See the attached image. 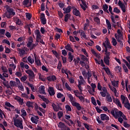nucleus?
I'll use <instances>...</instances> for the list:
<instances>
[{
  "label": "nucleus",
  "mask_w": 130,
  "mask_h": 130,
  "mask_svg": "<svg viewBox=\"0 0 130 130\" xmlns=\"http://www.w3.org/2000/svg\"><path fill=\"white\" fill-rule=\"evenodd\" d=\"M119 82V81H115V80H114V81H111L112 85L114 87H116V86H117L118 85Z\"/></svg>",
  "instance_id": "nucleus-42"
},
{
  "label": "nucleus",
  "mask_w": 130,
  "mask_h": 130,
  "mask_svg": "<svg viewBox=\"0 0 130 130\" xmlns=\"http://www.w3.org/2000/svg\"><path fill=\"white\" fill-rule=\"evenodd\" d=\"M41 22L43 25H45L47 23L46 18H43L41 19Z\"/></svg>",
  "instance_id": "nucleus-59"
},
{
  "label": "nucleus",
  "mask_w": 130,
  "mask_h": 130,
  "mask_svg": "<svg viewBox=\"0 0 130 130\" xmlns=\"http://www.w3.org/2000/svg\"><path fill=\"white\" fill-rule=\"evenodd\" d=\"M75 96H76L77 98H79V99L80 100L81 102H82V103H85V98L84 96H80L77 95V94H75Z\"/></svg>",
  "instance_id": "nucleus-25"
},
{
  "label": "nucleus",
  "mask_w": 130,
  "mask_h": 130,
  "mask_svg": "<svg viewBox=\"0 0 130 130\" xmlns=\"http://www.w3.org/2000/svg\"><path fill=\"white\" fill-rule=\"evenodd\" d=\"M27 61L32 64V63H34V59H32L31 56H28L27 57Z\"/></svg>",
  "instance_id": "nucleus-36"
},
{
  "label": "nucleus",
  "mask_w": 130,
  "mask_h": 130,
  "mask_svg": "<svg viewBox=\"0 0 130 130\" xmlns=\"http://www.w3.org/2000/svg\"><path fill=\"white\" fill-rule=\"evenodd\" d=\"M107 99V101L108 102H112V98H111V96H110V94H108L106 96Z\"/></svg>",
  "instance_id": "nucleus-32"
},
{
  "label": "nucleus",
  "mask_w": 130,
  "mask_h": 130,
  "mask_svg": "<svg viewBox=\"0 0 130 130\" xmlns=\"http://www.w3.org/2000/svg\"><path fill=\"white\" fill-rule=\"evenodd\" d=\"M38 119H39V117H38V116H35V117H31L30 118L31 121L32 123H35V124L38 123Z\"/></svg>",
  "instance_id": "nucleus-11"
},
{
  "label": "nucleus",
  "mask_w": 130,
  "mask_h": 130,
  "mask_svg": "<svg viewBox=\"0 0 130 130\" xmlns=\"http://www.w3.org/2000/svg\"><path fill=\"white\" fill-rule=\"evenodd\" d=\"M68 59H69V62H72L74 59V55H72V53L69 52L68 53Z\"/></svg>",
  "instance_id": "nucleus-18"
},
{
  "label": "nucleus",
  "mask_w": 130,
  "mask_h": 130,
  "mask_svg": "<svg viewBox=\"0 0 130 130\" xmlns=\"http://www.w3.org/2000/svg\"><path fill=\"white\" fill-rule=\"evenodd\" d=\"M82 4H80L81 8L83 10V11H86V9L88 8L87 4H86V1L84 0H80Z\"/></svg>",
  "instance_id": "nucleus-9"
},
{
  "label": "nucleus",
  "mask_w": 130,
  "mask_h": 130,
  "mask_svg": "<svg viewBox=\"0 0 130 130\" xmlns=\"http://www.w3.org/2000/svg\"><path fill=\"white\" fill-rule=\"evenodd\" d=\"M115 71H118L119 73H121V67L120 66H116L115 68Z\"/></svg>",
  "instance_id": "nucleus-49"
},
{
  "label": "nucleus",
  "mask_w": 130,
  "mask_h": 130,
  "mask_svg": "<svg viewBox=\"0 0 130 130\" xmlns=\"http://www.w3.org/2000/svg\"><path fill=\"white\" fill-rule=\"evenodd\" d=\"M103 11L106 13L109 14V11H108V5H107V4L103 5Z\"/></svg>",
  "instance_id": "nucleus-23"
},
{
  "label": "nucleus",
  "mask_w": 130,
  "mask_h": 130,
  "mask_svg": "<svg viewBox=\"0 0 130 130\" xmlns=\"http://www.w3.org/2000/svg\"><path fill=\"white\" fill-rule=\"evenodd\" d=\"M73 14L76 16V17H79L81 15V12L77 8H75L73 10Z\"/></svg>",
  "instance_id": "nucleus-14"
},
{
  "label": "nucleus",
  "mask_w": 130,
  "mask_h": 130,
  "mask_svg": "<svg viewBox=\"0 0 130 130\" xmlns=\"http://www.w3.org/2000/svg\"><path fill=\"white\" fill-rule=\"evenodd\" d=\"M61 57L62 58L63 63H67V57H64L63 56H61Z\"/></svg>",
  "instance_id": "nucleus-60"
},
{
  "label": "nucleus",
  "mask_w": 130,
  "mask_h": 130,
  "mask_svg": "<svg viewBox=\"0 0 130 130\" xmlns=\"http://www.w3.org/2000/svg\"><path fill=\"white\" fill-rule=\"evenodd\" d=\"M91 52L94 56H96V57H98V58H101V56H100V54L99 55L98 53L95 51L94 49H91Z\"/></svg>",
  "instance_id": "nucleus-19"
},
{
  "label": "nucleus",
  "mask_w": 130,
  "mask_h": 130,
  "mask_svg": "<svg viewBox=\"0 0 130 130\" xmlns=\"http://www.w3.org/2000/svg\"><path fill=\"white\" fill-rule=\"evenodd\" d=\"M3 43H5L6 44H8V45H11V43H10V41L4 39L3 41Z\"/></svg>",
  "instance_id": "nucleus-53"
},
{
  "label": "nucleus",
  "mask_w": 130,
  "mask_h": 130,
  "mask_svg": "<svg viewBox=\"0 0 130 130\" xmlns=\"http://www.w3.org/2000/svg\"><path fill=\"white\" fill-rule=\"evenodd\" d=\"M33 104H34V102H31L30 101H28L26 102V106L28 107V108H33V107H34L33 106Z\"/></svg>",
  "instance_id": "nucleus-20"
},
{
  "label": "nucleus",
  "mask_w": 130,
  "mask_h": 130,
  "mask_svg": "<svg viewBox=\"0 0 130 130\" xmlns=\"http://www.w3.org/2000/svg\"><path fill=\"white\" fill-rule=\"evenodd\" d=\"M21 113H22V115H23V116H27V112H26V110H25L24 109L21 110Z\"/></svg>",
  "instance_id": "nucleus-58"
},
{
  "label": "nucleus",
  "mask_w": 130,
  "mask_h": 130,
  "mask_svg": "<svg viewBox=\"0 0 130 130\" xmlns=\"http://www.w3.org/2000/svg\"><path fill=\"white\" fill-rule=\"evenodd\" d=\"M33 43V39L30 38L27 42V47H31V46L32 45Z\"/></svg>",
  "instance_id": "nucleus-31"
},
{
  "label": "nucleus",
  "mask_w": 130,
  "mask_h": 130,
  "mask_svg": "<svg viewBox=\"0 0 130 130\" xmlns=\"http://www.w3.org/2000/svg\"><path fill=\"white\" fill-rule=\"evenodd\" d=\"M16 100L19 102L20 105H23L24 100L19 96H17Z\"/></svg>",
  "instance_id": "nucleus-27"
},
{
  "label": "nucleus",
  "mask_w": 130,
  "mask_h": 130,
  "mask_svg": "<svg viewBox=\"0 0 130 130\" xmlns=\"http://www.w3.org/2000/svg\"><path fill=\"white\" fill-rule=\"evenodd\" d=\"M120 99L122 101V104H124V103L125 102V99H126L128 102V99H127V98L124 96V95H121Z\"/></svg>",
  "instance_id": "nucleus-26"
},
{
  "label": "nucleus",
  "mask_w": 130,
  "mask_h": 130,
  "mask_svg": "<svg viewBox=\"0 0 130 130\" xmlns=\"http://www.w3.org/2000/svg\"><path fill=\"white\" fill-rule=\"evenodd\" d=\"M66 49L67 50H68L69 51H71V52H74V49L72 48V47H71V45L70 44H68L67 46H65Z\"/></svg>",
  "instance_id": "nucleus-16"
},
{
  "label": "nucleus",
  "mask_w": 130,
  "mask_h": 130,
  "mask_svg": "<svg viewBox=\"0 0 130 130\" xmlns=\"http://www.w3.org/2000/svg\"><path fill=\"white\" fill-rule=\"evenodd\" d=\"M48 92L50 96H54L55 95V91H54V88L53 87H49Z\"/></svg>",
  "instance_id": "nucleus-12"
},
{
  "label": "nucleus",
  "mask_w": 130,
  "mask_h": 130,
  "mask_svg": "<svg viewBox=\"0 0 130 130\" xmlns=\"http://www.w3.org/2000/svg\"><path fill=\"white\" fill-rule=\"evenodd\" d=\"M5 32H6V29H0V35H5Z\"/></svg>",
  "instance_id": "nucleus-61"
},
{
  "label": "nucleus",
  "mask_w": 130,
  "mask_h": 130,
  "mask_svg": "<svg viewBox=\"0 0 130 130\" xmlns=\"http://www.w3.org/2000/svg\"><path fill=\"white\" fill-rule=\"evenodd\" d=\"M41 11L43 12L45 11V4L44 3H42L41 5Z\"/></svg>",
  "instance_id": "nucleus-47"
},
{
  "label": "nucleus",
  "mask_w": 130,
  "mask_h": 130,
  "mask_svg": "<svg viewBox=\"0 0 130 130\" xmlns=\"http://www.w3.org/2000/svg\"><path fill=\"white\" fill-rule=\"evenodd\" d=\"M42 71H44L45 72H46V73L48 72V69L46 68V67H45L44 65L42 66Z\"/></svg>",
  "instance_id": "nucleus-62"
},
{
  "label": "nucleus",
  "mask_w": 130,
  "mask_h": 130,
  "mask_svg": "<svg viewBox=\"0 0 130 130\" xmlns=\"http://www.w3.org/2000/svg\"><path fill=\"white\" fill-rule=\"evenodd\" d=\"M122 67L125 73H127L128 72V70L127 69L126 66H125V64H123Z\"/></svg>",
  "instance_id": "nucleus-63"
},
{
  "label": "nucleus",
  "mask_w": 130,
  "mask_h": 130,
  "mask_svg": "<svg viewBox=\"0 0 130 130\" xmlns=\"http://www.w3.org/2000/svg\"><path fill=\"white\" fill-rule=\"evenodd\" d=\"M109 58H104V61L107 66H109V63H110V61H109Z\"/></svg>",
  "instance_id": "nucleus-41"
},
{
  "label": "nucleus",
  "mask_w": 130,
  "mask_h": 130,
  "mask_svg": "<svg viewBox=\"0 0 130 130\" xmlns=\"http://www.w3.org/2000/svg\"><path fill=\"white\" fill-rule=\"evenodd\" d=\"M123 125L126 128H128V127H130V124H128L127 122H126V121H124L123 122Z\"/></svg>",
  "instance_id": "nucleus-46"
},
{
  "label": "nucleus",
  "mask_w": 130,
  "mask_h": 130,
  "mask_svg": "<svg viewBox=\"0 0 130 130\" xmlns=\"http://www.w3.org/2000/svg\"><path fill=\"white\" fill-rule=\"evenodd\" d=\"M7 11L2 15L3 18H7V19H11L16 15V12L14 9L11 8L10 6L7 5L6 6Z\"/></svg>",
  "instance_id": "nucleus-1"
},
{
  "label": "nucleus",
  "mask_w": 130,
  "mask_h": 130,
  "mask_svg": "<svg viewBox=\"0 0 130 130\" xmlns=\"http://www.w3.org/2000/svg\"><path fill=\"white\" fill-rule=\"evenodd\" d=\"M65 108L67 111H72V108H71V106H70L69 105H66L65 106Z\"/></svg>",
  "instance_id": "nucleus-50"
},
{
  "label": "nucleus",
  "mask_w": 130,
  "mask_h": 130,
  "mask_svg": "<svg viewBox=\"0 0 130 130\" xmlns=\"http://www.w3.org/2000/svg\"><path fill=\"white\" fill-rule=\"evenodd\" d=\"M106 24L108 26V30H111V23L108 19H106Z\"/></svg>",
  "instance_id": "nucleus-29"
},
{
  "label": "nucleus",
  "mask_w": 130,
  "mask_h": 130,
  "mask_svg": "<svg viewBox=\"0 0 130 130\" xmlns=\"http://www.w3.org/2000/svg\"><path fill=\"white\" fill-rule=\"evenodd\" d=\"M69 81L71 84H74V83H75V78L71 77L69 78Z\"/></svg>",
  "instance_id": "nucleus-57"
},
{
  "label": "nucleus",
  "mask_w": 130,
  "mask_h": 130,
  "mask_svg": "<svg viewBox=\"0 0 130 130\" xmlns=\"http://www.w3.org/2000/svg\"><path fill=\"white\" fill-rule=\"evenodd\" d=\"M106 56L104 57V58H109L110 59V52L108 53H105Z\"/></svg>",
  "instance_id": "nucleus-55"
},
{
  "label": "nucleus",
  "mask_w": 130,
  "mask_h": 130,
  "mask_svg": "<svg viewBox=\"0 0 130 130\" xmlns=\"http://www.w3.org/2000/svg\"><path fill=\"white\" fill-rule=\"evenodd\" d=\"M14 125L16 126V127H19L21 129L24 128L23 126V119L22 118H19L18 119L14 118Z\"/></svg>",
  "instance_id": "nucleus-3"
},
{
  "label": "nucleus",
  "mask_w": 130,
  "mask_h": 130,
  "mask_svg": "<svg viewBox=\"0 0 130 130\" xmlns=\"http://www.w3.org/2000/svg\"><path fill=\"white\" fill-rule=\"evenodd\" d=\"M100 93L102 97H106V94H107V95L109 94V93L105 91H100Z\"/></svg>",
  "instance_id": "nucleus-44"
},
{
  "label": "nucleus",
  "mask_w": 130,
  "mask_h": 130,
  "mask_svg": "<svg viewBox=\"0 0 130 130\" xmlns=\"http://www.w3.org/2000/svg\"><path fill=\"white\" fill-rule=\"evenodd\" d=\"M5 105L7 107H10L11 109H15V107L12 105L9 102H6Z\"/></svg>",
  "instance_id": "nucleus-28"
},
{
  "label": "nucleus",
  "mask_w": 130,
  "mask_h": 130,
  "mask_svg": "<svg viewBox=\"0 0 130 130\" xmlns=\"http://www.w3.org/2000/svg\"><path fill=\"white\" fill-rule=\"evenodd\" d=\"M57 115H58V119H60V118H61V117H62V115H63V113L61 111H59L57 113Z\"/></svg>",
  "instance_id": "nucleus-48"
},
{
  "label": "nucleus",
  "mask_w": 130,
  "mask_h": 130,
  "mask_svg": "<svg viewBox=\"0 0 130 130\" xmlns=\"http://www.w3.org/2000/svg\"><path fill=\"white\" fill-rule=\"evenodd\" d=\"M1 69L3 73H8V69H7V68L5 67V66H2Z\"/></svg>",
  "instance_id": "nucleus-52"
},
{
  "label": "nucleus",
  "mask_w": 130,
  "mask_h": 130,
  "mask_svg": "<svg viewBox=\"0 0 130 130\" xmlns=\"http://www.w3.org/2000/svg\"><path fill=\"white\" fill-rule=\"evenodd\" d=\"M93 21L98 24V25H100V18L98 17H95L93 18Z\"/></svg>",
  "instance_id": "nucleus-33"
},
{
  "label": "nucleus",
  "mask_w": 130,
  "mask_h": 130,
  "mask_svg": "<svg viewBox=\"0 0 130 130\" xmlns=\"http://www.w3.org/2000/svg\"><path fill=\"white\" fill-rule=\"evenodd\" d=\"M58 126L61 129V130H68V128H70L66 125L64 123L62 122H59L58 123Z\"/></svg>",
  "instance_id": "nucleus-7"
},
{
  "label": "nucleus",
  "mask_w": 130,
  "mask_h": 130,
  "mask_svg": "<svg viewBox=\"0 0 130 130\" xmlns=\"http://www.w3.org/2000/svg\"><path fill=\"white\" fill-rule=\"evenodd\" d=\"M121 40H123V37L118 39V40H117V41L119 43L120 46H123V43L122 42Z\"/></svg>",
  "instance_id": "nucleus-39"
},
{
  "label": "nucleus",
  "mask_w": 130,
  "mask_h": 130,
  "mask_svg": "<svg viewBox=\"0 0 130 130\" xmlns=\"http://www.w3.org/2000/svg\"><path fill=\"white\" fill-rule=\"evenodd\" d=\"M9 28L11 30H16L17 31H18V30H19V28H17L16 26H13V25H10L9 26Z\"/></svg>",
  "instance_id": "nucleus-51"
},
{
  "label": "nucleus",
  "mask_w": 130,
  "mask_h": 130,
  "mask_svg": "<svg viewBox=\"0 0 130 130\" xmlns=\"http://www.w3.org/2000/svg\"><path fill=\"white\" fill-rule=\"evenodd\" d=\"M35 59V63L37 64V67H40L42 63H41V61H40V60L38 59V57H37V55L36 53L34 54Z\"/></svg>",
  "instance_id": "nucleus-8"
},
{
  "label": "nucleus",
  "mask_w": 130,
  "mask_h": 130,
  "mask_svg": "<svg viewBox=\"0 0 130 130\" xmlns=\"http://www.w3.org/2000/svg\"><path fill=\"white\" fill-rule=\"evenodd\" d=\"M112 43L113 46H116V45H117V41H116V39H115L114 38H112Z\"/></svg>",
  "instance_id": "nucleus-38"
},
{
  "label": "nucleus",
  "mask_w": 130,
  "mask_h": 130,
  "mask_svg": "<svg viewBox=\"0 0 130 130\" xmlns=\"http://www.w3.org/2000/svg\"><path fill=\"white\" fill-rule=\"evenodd\" d=\"M115 118H118L119 116L120 117L121 115H122V112L120 111H119L118 112H115Z\"/></svg>",
  "instance_id": "nucleus-22"
},
{
  "label": "nucleus",
  "mask_w": 130,
  "mask_h": 130,
  "mask_svg": "<svg viewBox=\"0 0 130 130\" xmlns=\"http://www.w3.org/2000/svg\"><path fill=\"white\" fill-rule=\"evenodd\" d=\"M70 17H71V14H67L65 15L64 22H68V21H69V19H70Z\"/></svg>",
  "instance_id": "nucleus-43"
},
{
  "label": "nucleus",
  "mask_w": 130,
  "mask_h": 130,
  "mask_svg": "<svg viewBox=\"0 0 130 130\" xmlns=\"http://www.w3.org/2000/svg\"><path fill=\"white\" fill-rule=\"evenodd\" d=\"M27 85H28V86H29V87H30V88H31L32 91H34V90H35V88H34V86H33V84H30V83L28 82Z\"/></svg>",
  "instance_id": "nucleus-56"
},
{
  "label": "nucleus",
  "mask_w": 130,
  "mask_h": 130,
  "mask_svg": "<svg viewBox=\"0 0 130 130\" xmlns=\"http://www.w3.org/2000/svg\"><path fill=\"white\" fill-rule=\"evenodd\" d=\"M10 85L11 86V87H17V86H18L16 81H10Z\"/></svg>",
  "instance_id": "nucleus-30"
},
{
  "label": "nucleus",
  "mask_w": 130,
  "mask_h": 130,
  "mask_svg": "<svg viewBox=\"0 0 130 130\" xmlns=\"http://www.w3.org/2000/svg\"><path fill=\"white\" fill-rule=\"evenodd\" d=\"M71 10H72V7L71 6H68L66 8V11H64L63 14H69L71 13Z\"/></svg>",
  "instance_id": "nucleus-24"
},
{
  "label": "nucleus",
  "mask_w": 130,
  "mask_h": 130,
  "mask_svg": "<svg viewBox=\"0 0 130 130\" xmlns=\"http://www.w3.org/2000/svg\"><path fill=\"white\" fill-rule=\"evenodd\" d=\"M113 102L115 103V104L117 106H119L120 108H122V106H121V103H120V101H119V100L118 99H116L113 96Z\"/></svg>",
  "instance_id": "nucleus-10"
},
{
  "label": "nucleus",
  "mask_w": 130,
  "mask_h": 130,
  "mask_svg": "<svg viewBox=\"0 0 130 130\" xmlns=\"http://www.w3.org/2000/svg\"><path fill=\"white\" fill-rule=\"evenodd\" d=\"M25 73L28 75L29 81H31V80H33V79H35V74H34V72L32 70L28 69L25 71Z\"/></svg>",
  "instance_id": "nucleus-4"
},
{
  "label": "nucleus",
  "mask_w": 130,
  "mask_h": 130,
  "mask_svg": "<svg viewBox=\"0 0 130 130\" xmlns=\"http://www.w3.org/2000/svg\"><path fill=\"white\" fill-rule=\"evenodd\" d=\"M26 17L28 20H31L32 15L30 13H26Z\"/></svg>",
  "instance_id": "nucleus-64"
},
{
  "label": "nucleus",
  "mask_w": 130,
  "mask_h": 130,
  "mask_svg": "<svg viewBox=\"0 0 130 130\" xmlns=\"http://www.w3.org/2000/svg\"><path fill=\"white\" fill-rule=\"evenodd\" d=\"M114 13H116V14H119L120 13V10L118 9L117 7H115L113 9Z\"/></svg>",
  "instance_id": "nucleus-45"
},
{
  "label": "nucleus",
  "mask_w": 130,
  "mask_h": 130,
  "mask_svg": "<svg viewBox=\"0 0 130 130\" xmlns=\"http://www.w3.org/2000/svg\"><path fill=\"white\" fill-rule=\"evenodd\" d=\"M119 7H120L123 13H125L126 12V9H125V5L123 4L121 1L119 0L118 3Z\"/></svg>",
  "instance_id": "nucleus-6"
},
{
  "label": "nucleus",
  "mask_w": 130,
  "mask_h": 130,
  "mask_svg": "<svg viewBox=\"0 0 130 130\" xmlns=\"http://www.w3.org/2000/svg\"><path fill=\"white\" fill-rule=\"evenodd\" d=\"M104 70L105 71L106 74L109 76L111 74V72L110 71V69L109 68H104Z\"/></svg>",
  "instance_id": "nucleus-34"
},
{
  "label": "nucleus",
  "mask_w": 130,
  "mask_h": 130,
  "mask_svg": "<svg viewBox=\"0 0 130 130\" xmlns=\"http://www.w3.org/2000/svg\"><path fill=\"white\" fill-rule=\"evenodd\" d=\"M91 103H92L93 105H94V106H97V103H96V100H95V98L94 96H92L91 98Z\"/></svg>",
  "instance_id": "nucleus-40"
},
{
  "label": "nucleus",
  "mask_w": 130,
  "mask_h": 130,
  "mask_svg": "<svg viewBox=\"0 0 130 130\" xmlns=\"http://www.w3.org/2000/svg\"><path fill=\"white\" fill-rule=\"evenodd\" d=\"M17 50L19 52V54L20 55H24V54H25V50H24L23 49H20L18 48L17 49Z\"/></svg>",
  "instance_id": "nucleus-17"
},
{
  "label": "nucleus",
  "mask_w": 130,
  "mask_h": 130,
  "mask_svg": "<svg viewBox=\"0 0 130 130\" xmlns=\"http://www.w3.org/2000/svg\"><path fill=\"white\" fill-rule=\"evenodd\" d=\"M14 20L15 21L16 24L17 25H19V26H20L21 25V24L22 23V22L21 21L20 19H19V18H18L17 17H14Z\"/></svg>",
  "instance_id": "nucleus-21"
},
{
  "label": "nucleus",
  "mask_w": 130,
  "mask_h": 130,
  "mask_svg": "<svg viewBox=\"0 0 130 130\" xmlns=\"http://www.w3.org/2000/svg\"><path fill=\"white\" fill-rule=\"evenodd\" d=\"M22 5L26 8H29L32 6V0H24L22 2Z\"/></svg>",
  "instance_id": "nucleus-5"
},
{
  "label": "nucleus",
  "mask_w": 130,
  "mask_h": 130,
  "mask_svg": "<svg viewBox=\"0 0 130 130\" xmlns=\"http://www.w3.org/2000/svg\"><path fill=\"white\" fill-rule=\"evenodd\" d=\"M40 93L43 95H46V92H45V86L42 85L40 87Z\"/></svg>",
  "instance_id": "nucleus-15"
},
{
  "label": "nucleus",
  "mask_w": 130,
  "mask_h": 130,
  "mask_svg": "<svg viewBox=\"0 0 130 130\" xmlns=\"http://www.w3.org/2000/svg\"><path fill=\"white\" fill-rule=\"evenodd\" d=\"M100 116H101V119L102 120L108 121L110 119L109 117L107 116V115H106V114H101L100 115Z\"/></svg>",
  "instance_id": "nucleus-13"
},
{
  "label": "nucleus",
  "mask_w": 130,
  "mask_h": 130,
  "mask_svg": "<svg viewBox=\"0 0 130 130\" xmlns=\"http://www.w3.org/2000/svg\"><path fill=\"white\" fill-rule=\"evenodd\" d=\"M124 106L125 108H127V109H128V110H130V104L129 103L126 102V103H124Z\"/></svg>",
  "instance_id": "nucleus-35"
},
{
  "label": "nucleus",
  "mask_w": 130,
  "mask_h": 130,
  "mask_svg": "<svg viewBox=\"0 0 130 130\" xmlns=\"http://www.w3.org/2000/svg\"><path fill=\"white\" fill-rule=\"evenodd\" d=\"M52 107H53V110H54V111H56V112L58 111V108L57 107V106L55 105V104H52Z\"/></svg>",
  "instance_id": "nucleus-37"
},
{
  "label": "nucleus",
  "mask_w": 130,
  "mask_h": 130,
  "mask_svg": "<svg viewBox=\"0 0 130 130\" xmlns=\"http://www.w3.org/2000/svg\"><path fill=\"white\" fill-rule=\"evenodd\" d=\"M67 96L69 98L70 102H71L73 106L76 107L77 110L80 111V110H83V109H84V108H82V107L81 106V104L74 101V97H73V95H72V94H68Z\"/></svg>",
  "instance_id": "nucleus-2"
},
{
  "label": "nucleus",
  "mask_w": 130,
  "mask_h": 130,
  "mask_svg": "<svg viewBox=\"0 0 130 130\" xmlns=\"http://www.w3.org/2000/svg\"><path fill=\"white\" fill-rule=\"evenodd\" d=\"M65 87L67 90H69V91H72V88H71V87L70 85H69V84L68 83H65Z\"/></svg>",
  "instance_id": "nucleus-54"
}]
</instances>
